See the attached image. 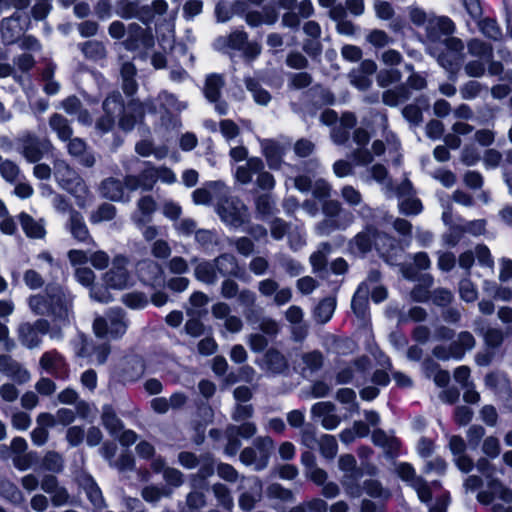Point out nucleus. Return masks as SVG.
I'll list each match as a JSON object with an SVG mask.
<instances>
[{
	"instance_id": "obj_6",
	"label": "nucleus",
	"mask_w": 512,
	"mask_h": 512,
	"mask_svg": "<svg viewBox=\"0 0 512 512\" xmlns=\"http://www.w3.org/2000/svg\"><path fill=\"white\" fill-rule=\"evenodd\" d=\"M445 51L437 56L439 65L454 78L464 61V44L456 37L447 38L444 41Z\"/></svg>"
},
{
	"instance_id": "obj_59",
	"label": "nucleus",
	"mask_w": 512,
	"mask_h": 512,
	"mask_svg": "<svg viewBox=\"0 0 512 512\" xmlns=\"http://www.w3.org/2000/svg\"><path fill=\"white\" fill-rule=\"evenodd\" d=\"M432 29H438L441 34L450 35L455 31L453 21L448 17H437L430 22Z\"/></svg>"
},
{
	"instance_id": "obj_8",
	"label": "nucleus",
	"mask_w": 512,
	"mask_h": 512,
	"mask_svg": "<svg viewBox=\"0 0 512 512\" xmlns=\"http://www.w3.org/2000/svg\"><path fill=\"white\" fill-rule=\"evenodd\" d=\"M488 488L489 491L478 493V501L483 504H489L498 499L503 503H494L492 506L493 512H512V490L504 487L498 480H491Z\"/></svg>"
},
{
	"instance_id": "obj_16",
	"label": "nucleus",
	"mask_w": 512,
	"mask_h": 512,
	"mask_svg": "<svg viewBox=\"0 0 512 512\" xmlns=\"http://www.w3.org/2000/svg\"><path fill=\"white\" fill-rule=\"evenodd\" d=\"M48 330V323L45 320H38L34 325L24 323L19 327V336L23 345L32 349L37 347L40 342V334H45Z\"/></svg>"
},
{
	"instance_id": "obj_48",
	"label": "nucleus",
	"mask_w": 512,
	"mask_h": 512,
	"mask_svg": "<svg viewBox=\"0 0 512 512\" xmlns=\"http://www.w3.org/2000/svg\"><path fill=\"white\" fill-rule=\"evenodd\" d=\"M81 50L86 57L94 60L102 59L106 56L104 45L98 41H88L84 43Z\"/></svg>"
},
{
	"instance_id": "obj_64",
	"label": "nucleus",
	"mask_w": 512,
	"mask_h": 512,
	"mask_svg": "<svg viewBox=\"0 0 512 512\" xmlns=\"http://www.w3.org/2000/svg\"><path fill=\"white\" fill-rule=\"evenodd\" d=\"M28 303L35 314L42 315L50 311V304L43 295L38 294L31 296Z\"/></svg>"
},
{
	"instance_id": "obj_33",
	"label": "nucleus",
	"mask_w": 512,
	"mask_h": 512,
	"mask_svg": "<svg viewBox=\"0 0 512 512\" xmlns=\"http://www.w3.org/2000/svg\"><path fill=\"white\" fill-rule=\"evenodd\" d=\"M263 153L268 161L269 167L276 169L281 162L282 147L273 140H263L261 142Z\"/></svg>"
},
{
	"instance_id": "obj_63",
	"label": "nucleus",
	"mask_w": 512,
	"mask_h": 512,
	"mask_svg": "<svg viewBox=\"0 0 512 512\" xmlns=\"http://www.w3.org/2000/svg\"><path fill=\"white\" fill-rule=\"evenodd\" d=\"M364 489L366 493L374 498L386 499L390 496V493L385 490L381 484L376 480H368L364 482Z\"/></svg>"
},
{
	"instance_id": "obj_20",
	"label": "nucleus",
	"mask_w": 512,
	"mask_h": 512,
	"mask_svg": "<svg viewBox=\"0 0 512 512\" xmlns=\"http://www.w3.org/2000/svg\"><path fill=\"white\" fill-rule=\"evenodd\" d=\"M118 369L124 381H136L144 374L145 366L141 357L133 355L123 358Z\"/></svg>"
},
{
	"instance_id": "obj_47",
	"label": "nucleus",
	"mask_w": 512,
	"mask_h": 512,
	"mask_svg": "<svg viewBox=\"0 0 512 512\" xmlns=\"http://www.w3.org/2000/svg\"><path fill=\"white\" fill-rule=\"evenodd\" d=\"M172 491L170 489L159 488L156 486H146L142 489L141 496L146 502L156 503L162 497H170Z\"/></svg>"
},
{
	"instance_id": "obj_31",
	"label": "nucleus",
	"mask_w": 512,
	"mask_h": 512,
	"mask_svg": "<svg viewBox=\"0 0 512 512\" xmlns=\"http://www.w3.org/2000/svg\"><path fill=\"white\" fill-rule=\"evenodd\" d=\"M217 273L220 276H237L238 275V263L236 258L231 254H222L213 260Z\"/></svg>"
},
{
	"instance_id": "obj_10",
	"label": "nucleus",
	"mask_w": 512,
	"mask_h": 512,
	"mask_svg": "<svg viewBox=\"0 0 512 512\" xmlns=\"http://www.w3.org/2000/svg\"><path fill=\"white\" fill-rule=\"evenodd\" d=\"M128 260L124 256L114 257L112 266L103 275L102 280L111 289L123 290L131 284V276L127 270Z\"/></svg>"
},
{
	"instance_id": "obj_19",
	"label": "nucleus",
	"mask_w": 512,
	"mask_h": 512,
	"mask_svg": "<svg viewBox=\"0 0 512 512\" xmlns=\"http://www.w3.org/2000/svg\"><path fill=\"white\" fill-rule=\"evenodd\" d=\"M156 210L157 203L155 199L150 195L142 196L136 202V210L131 216L132 221L138 227H143L152 220V216Z\"/></svg>"
},
{
	"instance_id": "obj_18",
	"label": "nucleus",
	"mask_w": 512,
	"mask_h": 512,
	"mask_svg": "<svg viewBox=\"0 0 512 512\" xmlns=\"http://www.w3.org/2000/svg\"><path fill=\"white\" fill-rule=\"evenodd\" d=\"M369 367V359L361 357L352 365L342 368L336 375V381L338 384L348 383L352 380L361 381L365 378V373Z\"/></svg>"
},
{
	"instance_id": "obj_4",
	"label": "nucleus",
	"mask_w": 512,
	"mask_h": 512,
	"mask_svg": "<svg viewBox=\"0 0 512 512\" xmlns=\"http://www.w3.org/2000/svg\"><path fill=\"white\" fill-rule=\"evenodd\" d=\"M274 450V442L268 437H258L254 440V447H246L240 453V461L246 466H253L256 471L265 469Z\"/></svg>"
},
{
	"instance_id": "obj_29",
	"label": "nucleus",
	"mask_w": 512,
	"mask_h": 512,
	"mask_svg": "<svg viewBox=\"0 0 512 512\" xmlns=\"http://www.w3.org/2000/svg\"><path fill=\"white\" fill-rule=\"evenodd\" d=\"M264 168V164L260 158L252 157L245 165L239 166L236 170L235 177L242 184H248L252 180V175L260 172Z\"/></svg>"
},
{
	"instance_id": "obj_2",
	"label": "nucleus",
	"mask_w": 512,
	"mask_h": 512,
	"mask_svg": "<svg viewBox=\"0 0 512 512\" xmlns=\"http://www.w3.org/2000/svg\"><path fill=\"white\" fill-rule=\"evenodd\" d=\"M372 245L385 256L389 254L390 249L396 248L395 240L384 233H378L367 229L358 233L350 243V250L354 254H365L371 250Z\"/></svg>"
},
{
	"instance_id": "obj_39",
	"label": "nucleus",
	"mask_w": 512,
	"mask_h": 512,
	"mask_svg": "<svg viewBox=\"0 0 512 512\" xmlns=\"http://www.w3.org/2000/svg\"><path fill=\"white\" fill-rule=\"evenodd\" d=\"M336 307V300L332 297H328L323 299L315 308L314 310V316L317 322L324 324L327 323Z\"/></svg>"
},
{
	"instance_id": "obj_41",
	"label": "nucleus",
	"mask_w": 512,
	"mask_h": 512,
	"mask_svg": "<svg viewBox=\"0 0 512 512\" xmlns=\"http://www.w3.org/2000/svg\"><path fill=\"white\" fill-rule=\"evenodd\" d=\"M191 488L192 491L186 497V506L181 510V512H192L194 510L201 509L206 505V499L203 493V490L206 488Z\"/></svg>"
},
{
	"instance_id": "obj_9",
	"label": "nucleus",
	"mask_w": 512,
	"mask_h": 512,
	"mask_svg": "<svg viewBox=\"0 0 512 512\" xmlns=\"http://www.w3.org/2000/svg\"><path fill=\"white\" fill-rule=\"evenodd\" d=\"M51 313L60 320H68L71 314L72 298L60 285L46 287Z\"/></svg>"
},
{
	"instance_id": "obj_45",
	"label": "nucleus",
	"mask_w": 512,
	"mask_h": 512,
	"mask_svg": "<svg viewBox=\"0 0 512 512\" xmlns=\"http://www.w3.org/2000/svg\"><path fill=\"white\" fill-rule=\"evenodd\" d=\"M319 448L321 454L327 459H333L338 452L336 438L332 435H322L319 439Z\"/></svg>"
},
{
	"instance_id": "obj_30",
	"label": "nucleus",
	"mask_w": 512,
	"mask_h": 512,
	"mask_svg": "<svg viewBox=\"0 0 512 512\" xmlns=\"http://www.w3.org/2000/svg\"><path fill=\"white\" fill-rule=\"evenodd\" d=\"M217 274L213 261L199 262L194 269L195 278L207 285H214L217 282Z\"/></svg>"
},
{
	"instance_id": "obj_21",
	"label": "nucleus",
	"mask_w": 512,
	"mask_h": 512,
	"mask_svg": "<svg viewBox=\"0 0 512 512\" xmlns=\"http://www.w3.org/2000/svg\"><path fill=\"white\" fill-rule=\"evenodd\" d=\"M156 183L155 167L145 168L138 176L129 175L125 177V187L129 191L141 189L150 191Z\"/></svg>"
},
{
	"instance_id": "obj_3",
	"label": "nucleus",
	"mask_w": 512,
	"mask_h": 512,
	"mask_svg": "<svg viewBox=\"0 0 512 512\" xmlns=\"http://www.w3.org/2000/svg\"><path fill=\"white\" fill-rule=\"evenodd\" d=\"M54 175L59 185L78 199L83 206L88 188L82 178L64 160L54 162Z\"/></svg>"
},
{
	"instance_id": "obj_57",
	"label": "nucleus",
	"mask_w": 512,
	"mask_h": 512,
	"mask_svg": "<svg viewBox=\"0 0 512 512\" xmlns=\"http://www.w3.org/2000/svg\"><path fill=\"white\" fill-rule=\"evenodd\" d=\"M20 173V169L16 163L11 160L0 162V174L7 182H15Z\"/></svg>"
},
{
	"instance_id": "obj_5",
	"label": "nucleus",
	"mask_w": 512,
	"mask_h": 512,
	"mask_svg": "<svg viewBox=\"0 0 512 512\" xmlns=\"http://www.w3.org/2000/svg\"><path fill=\"white\" fill-rule=\"evenodd\" d=\"M127 322L121 309H110L105 316H98L93 323V331L97 337L118 338L125 334Z\"/></svg>"
},
{
	"instance_id": "obj_23",
	"label": "nucleus",
	"mask_w": 512,
	"mask_h": 512,
	"mask_svg": "<svg viewBox=\"0 0 512 512\" xmlns=\"http://www.w3.org/2000/svg\"><path fill=\"white\" fill-rule=\"evenodd\" d=\"M225 196L227 194V187L222 181H212L206 184L205 187L198 188L192 193L193 202L196 205H207L211 202V193Z\"/></svg>"
},
{
	"instance_id": "obj_17",
	"label": "nucleus",
	"mask_w": 512,
	"mask_h": 512,
	"mask_svg": "<svg viewBox=\"0 0 512 512\" xmlns=\"http://www.w3.org/2000/svg\"><path fill=\"white\" fill-rule=\"evenodd\" d=\"M0 371L18 384H25L31 379L30 372L10 356H0Z\"/></svg>"
},
{
	"instance_id": "obj_28",
	"label": "nucleus",
	"mask_w": 512,
	"mask_h": 512,
	"mask_svg": "<svg viewBox=\"0 0 512 512\" xmlns=\"http://www.w3.org/2000/svg\"><path fill=\"white\" fill-rule=\"evenodd\" d=\"M18 218L23 231L28 237L41 239L45 236L46 230L42 220L37 221L25 212H22Z\"/></svg>"
},
{
	"instance_id": "obj_58",
	"label": "nucleus",
	"mask_w": 512,
	"mask_h": 512,
	"mask_svg": "<svg viewBox=\"0 0 512 512\" xmlns=\"http://www.w3.org/2000/svg\"><path fill=\"white\" fill-rule=\"evenodd\" d=\"M396 473L403 481L409 483L411 486H414L416 480L422 479L416 475L414 468L408 463H399L396 466Z\"/></svg>"
},
{
	"instance_id": "obj_36",
	"label": "nucleus",
	"mask_w": 512,
	"mask_h": 512,
	"mask_svg": "<svg viewBox=\"0 0 512 512\" xmlns=\"http://www.w3.org/2000/svg\"><path fill=\"white\" fill-rule=\"evenodd\" d=\"M40 365L47 372L51 374H58L64 369L65 361L59 353L51 351L42 355Z\"/></svg>"
},
{
	"instance_id": "obj_13",
	"label": "nucleus",
	"mask_w": 512,
	"mask_h": 512,
	"mask_svg": "<svg viewBox=\"0 0 512 512\" xmlns=\"http://www.w3.org/2000/svg\"><path fill=\"white\" fill-rule=\"evenodd\" d=\"M20 153L31 163L38 162L52 148L48 140L41 141L32 134H24L18 139Z\"/></svg>"
},
{
	"instance_id": "obj_35",
	"label": "nucleus",
	"mask_w": 512,
	"mask_h": 512,
	"mask_svg": "<svg viewBox=\"0 0 512 512\" xmlns=\"http://www.w3.org/2000/svg\"><path fill=\"white\" fill-rule=\"evenodd\" d=\"M49 126L61 141H68L73 134V130L70 127L68 120L60 114L56 113L50 117Z\"/></svg>"
},
{
	"instance_id": "obj_34",
	"label": "nucleus",
	"mask_w": 512,
	"mask_h": 512,
	"mask_svg": "<svg viewBox=\"0 0 512 512\" xmlns=\"http://www.w3.org/2000/svg\"><path fill=\"white\" fill-rule=\"evenodd\" d=\"M209 303V297L200 291L194 292L189 298V304L186 313L190 317H200L206 310L204 309Z\"/></svg>"
},
{
	"instance_id": "obj_52",
	"label": "nucleus",
	"mask_w": 512,
	"mask_h": 512,
	"mask_svg": "<svg viewBox=\"0 0 512 512\" xmlns=\"http://www.w3.org/2000/svg\"><path fill=\"white\" fill-rule=\"evenodd\" d=\"M480 31L492 40H500L502 38V31L495 20L484 19L479 23Z\"/></svg>"
},
{
	"instance_id": "obj_61",
	"label": "nucleus",
	"mask_w": 512,
	"mask_h": 512,
	"mask_svg": "<svg viewBox=\"0 0 512 512\" xmlns=\"http://www.w3.org/2000/svg\"><path fill=\"white\" fill-rule=\"evenodd\" d=\"M367 41L375 47L381 48L392 42L391 38L383 30H372L366 36Z\"/></svg>"
},
{
	"instance_id": "obj_51",
	"label": "nucleus",
	"mask_w": 512,
	"mask_h": 512,
	"mask_svg": "<svg viewBox=\"0 0 512 512\" xmlns=\"http://www.w3.org/2000/svg\"><path fill=\"white\" fill-rule=\"evenodd\" d=\"M468 51L472 56L480 58L486 57L490 59L492 57V47L482 42L479 39H472L468 42Z\"/></svg>"
},
{
	"instance_id": "obj_50",
	"label": "nucleus",
	"mask_w": 512,
	"mask_h": 512,
	"mask_svg": "<svg viewBox=\"0 0 512 512\" xmlns=\"http://www.w3.org/2000/svg\"><path fill=\"white\" fill-rule=\"evenodd\" d=\"M330 250V245L328 243H323L320 245L319 250L310 256V263L313 266L314 271H320L326 266L327 254Z\"/></svg>"
},
{
	"instance_id": "obj_14",
	"label": "nucleus",
	"mask_w": 512,
	"mask_h": 512,
	"mask_svg": "<svg viewBox=\"0 0 512 512\" xmlns=\"http://www.w3.org/2000/svg\"><path fill=\"white\" fill-rule=\"evenodd\" d=\"M103 109L106 115L97 121L96 129L101 133H106L110 131L114 125L115 114L123 112L122 118L125 115L127 107H123L121 94L113 93L105 99Z\"/></svg>"
},
{
	"instance_id": "obj_40",
	"label": "nucleus",
	"mask_w": 512,
	"mask_h": 512,
	"mask_svg": "<svg viewBox=\"0 0 512 512\" xmlns=\"http://www.w3.org/2000/svg\"><path fill=\"white\" fill-rule=\"evenodd\" d=\"M110 353V347L108 344L103 343L98 347H94L89 343H85L79 352L80 356H95V361L98 364H103L106 362L107 357Z\"/></svg>"
},
{
	"instance_id": "obj_62",
	"label": "nucleus",
	"mask_w": 512,
	"mask_h": 512,
	"mask_svg": "<svg viewBox=\"0 0 512 512\" xmlns=\"http://www.w3.org/2000/svg\"><path fill=\"white\" fill-rule=\"evenodd\" d=\"M70 264L76 269L77 267H84L90 259V254L86 251L79 249H71L67 253Z\"/></svg>"
},
{
	"instance_id": "obj_24",
	"label": "nucleus",
	"mask_w": 512,
	"mask_h": 512,
	"mask_svg": "<svg viewBox=\"0 0 512 512\" xmlns=\"http://www.w3.org/2000/svg\"><path fill=\"white\" fill-rule=\"evenodd\" d=\"M68 227L71 235L78 242L94 244V240L89 233L84 218L79 212L71 211Z\"/></svg>"
},
{
	"instance_id": "obj_22",
	"label": "nucleus",
	"mask_w": 512,
	"mask_h": 512,
	"mask_svg": "<svg viewBox=\"0 0 512 512\" xmlns=\"http://www.w3.org/2000/svg\"><path fill=\"white\" fill-rule=\"evenodd\" d=\"M263 368L271 375H284L289 370V363L280 351L271 348L264 355Z\"/></svg>"
},
{
	"instance_id": "obj_15",
	"label": "nucleus",
	"mask_w": 512,
	"mask_h": 512,
	"mask_svg": "<svg viewBox=\"0 0 512 512\" xmlns=\"http://www.w3.org/2000/svg\"><path fill=\"white\" fill-rule=\"evenodd\" d=\"M311 416L320 421L326 430L336 429L341 418L336 414V406L330 401L317 402L311 407Z\"/></svg>"
},
{
	"instance_id": "obj_49",
	"label": "nucleus",
	"mask_w": 512,
	"mask_h": 512,
	"mask_svg": "<svg viewBox=\"0 0 512 512\" xmlns=\"http://www.w3.org/2000/svg\"><path fill=\"white\" fill-rule=\"evenodd\" d=\"M409 95L405 87L387 90L383 93V102L389 106H397L399 103L408 99Z\"/></svg>"
},
{
	"instance_id": "obj_32",
	"label": "nucleus",
	"mask_w": 512,
	"mask_h": 512,
	"mask_svg": "<svg viewBox=\"0 0 512 512\" xmlns=\"http://www.w3.org/2000/svg\"><path fill=\"white\" fill-rule=\"evenodd\" d=\"M368 284L367 282L362 283L353 299H352V309L357 317L364 319L367 313V306H368V300H367V294H368Z\"/></svg>"
},
{
	"instance_id": "obj_7",
	"label": "nucleus",
	"mask_w": 512,
	"mask_h": 512,
	"mask_svg": "<svg viewBox=\"0 0 512 512\" xmlns=\"http://www.w3.org/2000/svg\"><path fill=\"white\" fill-rule=\"evenodd\" d=\"M216 212L227 225L239 227L248 219L247 207L236 197H225L217 203Z\"/></svg>"
},
{
	"instance_id": "obj_38",
	"label": "nucleus",
	"mask_w": 512,
	"mask_h": 512,
	"mask_svg": "<svg viewBox=\"0 0 512 512\" xmlns=\"http://www.w3.org/2000/svg\"><path fill=\"white\" fill-rule=\"evenodd\" d=\"M138 273L143 282L154 284L161 276V268L153 261H143L138 265Z\"/></svg>"
},
{
	"instance_id": "obj_44",
	"label": "nucleus",
	"mask_w": 512,
	"mask_h": 512,
	"mask_svg": "<svg viewBox=\"0 0 512 512\" xmlns=\"http://www.w3.org/2000/svg\"><path fill=\"white\" fill-rule=\"evenodd\" d=\"M212 491L220 506L227 510H231L234 506L233 498L229 489L221 483H216L212 486Z\"/></svg>"
},
{
	"instance_id": "obj_1",
	"label": "nucleus",
	"mask_w": 512,
	"mask_h": 512,
	"mask_svg": "<svg viewBox=\"0 0 512 512\" xmlns=\"http://www.w3.org/2000/svg\"><path fill=\"white\" fill-rule=\"evenodd\" d=\"M160 108L156 106L152 99L147 100L145 103L139 101H131L127 105L125 115L120 118L119 126L125 130H131L136 122L142 119L145 109L150 113H157L163 110L166 113L180 112L186 108V103L179 101L175 95L163 91L158 96Z\"/></svg>"
},
{
	"instance_id": "obj_53",
	"label": "nucleus",
	"mask_w": 512,
	"mask_h": 512,
	"mask_svg": "<svg viewBox=\"0 0 512 512\" xmlns=\"http://www.w3.org/2000/svg\"><path fill=\"white\" fill-rule=\"evenodd\" d=\"M84 489L94 507L102 508L104 505V499L97 484L92 479H87Z\"/></svg>"
},
{
	"instance_id": "obj_26",
	"label": "nucleus",
	"mask_w": 512,
	"mask_h": 512,
	"mask_svg": "<svg viewBox=\"0 0 512 512\" xmlns=\"http://www.w3.org/2000/svg\"><path fill=\"white\" fill-rule=\"evenodd\" d=\"M68 153L79 160L86 167H92L95 164V157L87 151V145L81 138L75 137L68 140Z\"/></svg>"
},
{
	"instance_id": "obj_37",
	"label": "nucleus",
	"mask_w": 512,
	"mask_h": 512,
	"mask_svg": "<svg viewBox=\"0 0 512 512\" xmlns=\"http://www.w3.org/2000/svg\"><path fill=\"white\" fill-rule=\"evenodd\" d=\"M101 419L103 426L112 436H117V434L123 429L122 421L117 417L115 411L110 405H105L103 407Z\"/></svg>"
},
{
	"instance_id": "obj_12",
	"label": "nucleus",
	"mask_w": 512,
	"mask_h": 512,
	"mask_svg": "<svg viewBox=\"0 0 512 512\" xmlns=\"http://www.w3.org/2000/svg\"><path fill=\"white\" fill-rule=\"evenodd\" d=\"M225 85V79L222 75L212 73L207 75L203 87L206 99L215 104V110L219 115L228 113V104L221 100V91Z\"/></svg>"
},
{
	"instance_id": "obj_42",
	"label": "nucleus",
	"mask_w": 512,
	"mask_h": 512,
	"mask_svg": "<svg viewBox=\"0 0 512 512\" xmlns=\"http://www.w3.org/2000/svg\"><path fill=\"white\" fill-rule=\"evenodd\" d=\"M372 441L375 445L384 448L387 452H394L399 448V442L396 438L387 435L384 431L378 429L372 434Z\"/></svg>"
},
{
	"instance_id": "obj_25",
	"label": "nucleus",
	"mask_w": 512,
	"mask_h": 512,
	"mask_svg": "<svg viewBox=\"0 0 512 512\" xmlns=\"http://www.w3.org/2000/svg\"><path fill=\"white\" fill-rule=\"evenodd\" d=\"M21 16L14 14L5 18L1 22V36L4 44H13L16 39L23 33L24 28L21 25Z\"/></svg>"
},
{
	"instance_id": "obj_54",
	"label": "nucleus",
	"mask_w": 512,
	"mask_h": 512,
	"mask_svg": "<svg viewBox=\"0 0 512 512\" xmlns=\"http://www.w3.org/2000/svg\"><path fill=\"white\" fill-rule=\"evenodd\" d=\"M116 215V208L112 204H102L92 215L91 222L99 223L102 221L112 220Z\"/></svg>"
},
{
	"instance_id": "obj_46",
	"label": "nucleus",
	"mask_w": 512,
	"mask_h": 512,
	"mask_svg": "<svg viewBox=\"0 0 512 512\" xmlns=\"http://www.w3.org/2000/svg\"><path fill=\"white\" fill-rule=\"evenodd\" d=\"M339 468L345 472L344 476L348 477H361V472L356 467V459L351 454H344L338 460Z\"/></svg>"
},
{
	"instance_id": "obj_56",
	"label": "nucleus",
	"mask_w": 512,
	"mask_h": 512,
	"mask_svg": "<svg viewBox=\"0 0 512 512\" xmlns=\"http://www.w3.org/2000/svg\"><path fill=\"white\" fill-rule=\"evenodd\" d=\"M42 466L48 471L58 473L63 469V459L60 454L51 451L42 459Z\"/></svg>"
},
{
	"instance_id": "obj_11",
	"label": "nucleus",
	"mask_w": 512,
	"mask_h": 512,
	"mask_svg": "<svg viewBox=\"0 0 512 512\" xmlns=\"http://www.w3.org/2000/svg\"><path fill=\"white\" fill-rule=\"evenodd\" d=\"M239 489L243 490L239 496V507L244 511H251L262 498L263 485L257 477H241Z\"/></svg>"
},
{
	"instance_id": "obj_27",
	"label": "nucleus",
	"mask_w": 512,
	"mask_h": 512,
	"mask_svg": "<svg viewBox=\"0 0 512 512\" xmlns=\"http://www.w3.org/2000/svg\"><path fill=\"white\" fill-rule=\"evenodd\" d=\"M124 186L119 179L116 178H108L104 180L101 184V194L104 198H107L111 201L120 202L125 201V193ZM129 200V198H127Z\"/></svg>"
},
{
	"instance_id": "obj_60",
	"label": "nucleus",
	"mask_w": 512,
	"mask_h": 512,
	"mask_svg": "<svg viewBox=\"0 0 512 512\" xmlns=\"http://www.w3.org/2000/svg\"><path fill=\"white\" fill-rule=\"evenodd\" d=\"M433 355L440 360H448L450 358L460 359L463 356L462 350H455L451 344L449 347L436 346L433 349Z\"/></svg>"
},
{
	"instance_id": "obj_43",
	"label": "nucleus",
	"mask_w": 512,
	"mask_h": 512,
	"mask_svg": "<svg viewBox=\"0 0 512 512\" xmlns=\"http://www.w3.org/2000/svg\"><path fill=\"white\" fill-rule=\"evenodd\" d=\"M246 88L253 94L256 103L260 105H267L271 100V95L268 91L262 89L258 82L252 78L245 79Z\"/></svg>"
},
{
	"instance_id": "obj_55",
	"label": "nucleus",
	"mask_w": 512,
	"mask_h": 512,
	"mask_svg": "<svg viewBox=\"0 0 512 512\" xmlns=\"http://www.w3.org/2000/svg\"><path fill=\"white\" fill-rule=\"evenodd\" d=\"M214 473V468L212 463H207L203 465L197 474L193 475L191 478V487L194 489L197 488H206V478L211 476Z\"/></svg>"
}]
</instances>
